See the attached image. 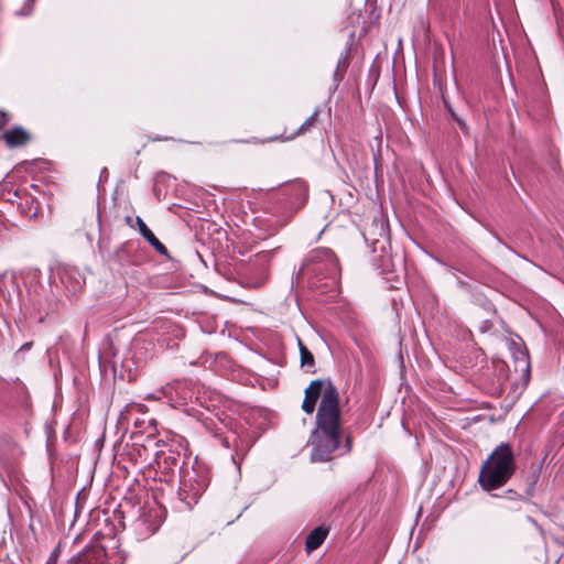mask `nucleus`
<instances>
[{
  "instance_id": "obj_8",
  "label": "nucleus",
  "mask_w": 564,
  "mask_h": 564,
  "mask_svg": "<svg viewBox=\"0 0 564 564\" xmlns=\"http://www.w3.org/2000/svg\"><path fill=\"white\" fill-rule=\"evenodd\" d=\"M324 382L321 379L313 380L311 384L305 389V398L302 403V410L306 414H312L315 410L318 398L325 392L323 391Z\"/></svg>"
},
{
  "instance_id": "obj_9",
  "label": "nucleus",
  "mask_w": 564,
  "mask_h": 564,
  "mask_svg": "<svg viewBox=\"0 0 564 564\" xmlns=\"http://www.w3.org/2000/svg\"><path fill=\"white\" fill-rule=\"evenodd\" d=\"M140 235L161 254L169 257L167 248L154 236L141 217L135 218Z\"/></svg>"
},
{
  "instance_id": "obj_27",
  "label": "nucleus",
  "mask_w": 564,
  "mask_h": 564,
  "mask_svg": "<svg viewBox=\"0 0 564 564\" xmlns=\"http://www.w3.org/2000/svg\"><path fill=\"white\" fill-rule=\"evenodd\" d=\"M31 345H32L31 343H26V344H24V345L22 346V349L30 348V347H31Z\"/></svg>"
},
{
  "instance_id": "obj_16",
  "label": "nucleus",
  "mask_w": 564,
  "mask_h": 564,
  "mask_svg": "<svg viewBox=\"0 0 564 564\" xmlns=\"http://www.w3.org/2000/svg\"><path fill=\"white\" fill-rule=\"evenodd\" d=\"M318 113L319 110L315 109L314 112L299 127L297 134H303L311 131L317 121Z\"/></svg>"
},
{
  "instance_id": "obj_11",
  "label": "nucleus",
  "mask_w": 564,
  "mask_h": 564,
  "mask_svg": "<svg viewBox=\"0 0 564 564\" xmlns=\"http://www.w3.org/2000/svg\"><path fill=\"white\" fill-rule=\"evenodd\" d=\"M366 240H371L373 243H378L380 238H387L388 231L386 229V224L383 219H377L375 218L372 220V224L369 228H367L366 232L364 234Z\"/></svg>"
},
{
  "instance_id": "obj_24",
  "label": "nucleus",
  "mask_w": 564,
  "mask_h": 564,
  "mask_svg": "<svg viewBox=\"0 0 564 564\" xmlns=\"http://www.w3.org/2000/svg\"><path fill=\"white\" fill-rule=\"evenodd\" d=\"M350 449H351V438H350V436H347L346 442H345V453H349Z\"/></svg>"
},
{
  "instance_id": "obj_5",
  "label": "nucleus",
  "mask_w": 564,
  "mask_h": 564,
  "mask_svg": "<svg viewBox=\"0 0 564 564\" xmlns=\"http://www.w3.org/2000/svg\"><path fill=\"white\" fill-rule=\"evenodd\" d=\"M182 457L177 451L172 448L162 449L156 453L155 456V465H156V474L158 479L162 482L169 484L173 480L175 476V470L181 468Z\"/></svg>"
},
{
  "instance_id": "obj_23",
  "label": "nucleus",
  "mask_w": 564,
  "mask_h": 564,
  "mask_svg": "<svg viewBox=\"0 0 564 564\" xmlns=\"http://www.w3.org/2000/svg\"><path fill=\"white\" fill-rule=\"evenodd\" d=\"M448 110H449L452 117L458 122V124L462 128H464L465 127V122L459 117H457L451 108H448Z\"/></svg>"
},
{
  "instance_id": "obj_1",
  "label": "nucleus",
  "mask_w": 564,
  "mask_h": 564,
  "mask_svg": "<svg viewBox=\"0 0 564 564\" xmlns=\"http://www.w3.org/2000/svg\"><path fill=\"white\" fill-rule=\"evenodd\" d=\"M312 446L311 460L323 463L332 459V455L340 444V410L339 395L336 387L328 383L316 413V425L310 437Z\"/></svg>"
},
{
  "instance_id": "obj_18",
  "label": "nucleus",
  "mask_w": 564,
  "mask_h": 564,
  "mask_svg": "<svg viewBox=\"0 0 564 564\" xmlns=\"http://www.w3.org/2000/svg\"><path fill=\"white\" fill-rule=\"evenodd\" d=\"M123 562L124 558L119 552L113 553L110 556L107 554L106 564H123Z\"/></svg>"
},
{
  "instance_id": "obj_20",
  "label": "nucleus",
  "mask_w": 564,
  "mask_h": 564,
  "mask_svg": "<svg viewBox=\"0 0 564 564\" xmlns=\"http://www.w3.org/2000/svg\"><path fill=\"white\" fill-rule=\"evenodd\" d=\"M33 310L37 311V313L40 315L39 316V322H43L47 313L45 312L44 314H42L41 303L40 302L36 303V304L33 303Z\"/></svg>"
},
{
  "instance_id": "obj_7",
  "label": "nucleus",
  "mask_w": 564,
  "mask_h": 564,
  "mask_svg": "<svg viewBox=\"0 0 564 564\" xmlns=\"http://www.w3.org/2000/svg\"><path fill=\"white\" fill-rule=\"evenodd\" d=\"M107 552L101 546L87 549L63 564H106Z\"/></svg>"
},
{
  "instance_id": "obj_15",
  "label": "nucleus",
  "mask_w": 564,
  "mask_h": 564,
  "mask_svg": "<svg viewBox=\"0 0 564 564\" xmlns=\"http://www.w3.org/2000/svg\"><path fill=\"white\" fill-rule=\"evenodd\" d=\"M348 56H349V48H346L344 54L339 57L337 62V67L334 73V79L335 80H341L344 77V73L348 66Z\"/></svg>"
},
{
  "instance_id": "obj_2",
  "label": "nucleus",
  "mask_w": 564,
  "mask_h": 564,
  "mask_svg": "<svg viewBox=\"0 0 564 564\" xmlns=\"http://www.w3.org/2000/svg\"><path fill=\"white\" fill-rule=\"evenodd\" d=\"M517 460L509 443L499 444L484 462L478 482L485 491L503 487L514 475Z\"/></svg>"
},
{
  "instance_id": "obj_26",
  "label": "nucleus",
  "mask_w": 564,
  "mask_h": 564,
  "mask_svg": "<svg viewBox=\"0 0 564 564\" xmlns=\"http://www.w3.org/2000/svg\"><path fill=\"white\" fill-rule=\"evenodd\" d=\"M507 495L509 496L510 499H514V497L517 496V492L510 489L507 491Z\"/></svg>"
},
{
  "instance_id": "obj_30",
  "label": "nucleus",
  "mask_w": 564,
  "mask_h": 564,
  "mask_svg": "<svg viewBox=\"0 0 564 564\" xmlns=\"http://www.w3.org/2000/svg\"><path fill=\"white\" fill-rule=\"evenodd\" d=\"M105 173H107V169L102 170L101 175H105Z\"/></svg>"
},
{
  "instance_id": "obj_17",
  "label": "nucleus",
  "mask_w": 564,
  "mask_h": 564,
  "mask_svg": "<svg viewBox=\"0 0 564 564\" xmlns=\"http://www.w3.org/2000/svg\"><path fill=\"white\" fill-rule=\"evenodd\" d=\"M181 381H176V382H173V383H169L166 384L164 388H163V393L169 397V398H173V390L175 391V394L176 395H181L180 391H178V387L181 386Z\"/></svg>"
},
{
  "instance_id": "obj_12",
  "label": "nucleus",
  "mask_w": 564,
  "mask_h": 564,
  "mask_svg": "<svg viewBox=\"0 0 564 564\" xmlns=\"http://www.w3.org/2000/svg\"><path fill=\"white\" fill-rule=\"evenodd\" d=\"M328 534V529L324 527L315 528L306 538L305 547L307 552L315 551L325 541Z\"/></svg>"
},
{
  "instance_id": "obj_10",
  "label": "nucleus",
  "mask_w": 564,
  "mask_h": 564,
  "mask_svg": "<svg viewBox=\"0 0 564 564\" xmlns=\"http://www.w3.org/2000/svg\"><path fill=\"white\" fill-rule=\"evenodd\" d=\"M285 194L294 204H303L307 196V186L303 181H294L288 185Z\"/></svg>"
},
{
  "instance_id": "obj_3",
  "label": "nucleus",
  "mask_w": 564,
  "mask_h": 564,
  "mask_svg": "<svg viewBox=\"0 0 564 564\" xmlns=\"http://www.w3.org/2000/svg\"><path fill=\"white\" fill-rule=\"evenodd\" d=\"M180 481V499L191 509L209 485L208 471L203 465L193 466L191 469L183 470Z\"/></svg>"
},
{
  "instance_id": "obj_4",
  "label": "nucleus",
  "mask_w": 564,
  "mask_h": 564,
  "mask_svg": "<svg viewBox=\"0 0 564 564\" xmlns=\"http://www.w3.org/2000/svg\"><path fill=\"white\" fill-rule=\"evenodd\" d=\"M301 272H311L317 276L334 279L339 272L338 259L328 248L314 249L308 253Z\"/></svg>"
},
{
  "instance_id": "obj_25",
  "label": "nucleus",
  "mask_w": 564,
  "mask_h": 564,
  "mask_svg": "<svg viewBox=\"0 0 564 564\" xmlns=\"http://www.w3.org/2000/svg\"><path fill=\"white\" fill-rule=\"evenodd\" d=\"M536 480H538V475H536V474H533V476H532V481H531V484L529 485L528 490H527V494H528V495H531V489H532L533 485L536 482Z\"/></svg>"
},
{
  "instance_id": "obj_22",
  "label": "nucleus",
  "mask_w": 564,
  "mask_h": 564,
  "mask_svg": "<svg viewBox=\"0 0 564 564\" xmlns=\"http://www.w3.org/2000/svg\"><path fill=\"white\" fill-rule=\"evenodd\" d=\"M271 257L270 252L258 253L257 258L261 261H268Z\"/></svg>"
},
{
  "instance_id": "obj_19",
  "label": "nucleus",
  "mask_w": 564,
  "mask_h": 564,
  "mask_svg": "<svg viewBox=\"0 0 564 564\" xmlns=\"http://www.w3.org/2000/svg\"><path fill=\"white\" fill-rule=\"evenodd\" d=\"M34 1L35 0H25L24 7L21 10L17 11V14H19V15L30 14L32 11V6H33Z\"/></svg>"
},
{
  "instance_id": "obj_6",
  "label": "nucleus",
  "mask_w": 564,
  "mask_h": 564,
  "mask_svg": "<svg viewBox=\"0 0 564 564\" xmlns=\"http://www.w3.org/2000/svg\"><path fill=\"white\" fill-rule=\"evenodd\" d=\"M59 281L67 297L76 296L85 284V278L75 268H66L59 273Z\"/></svg>"
},
{
  "instance_id": "obj_29",
  "label": "nucleus",
  "mask_w": 564,
  "mask_h": 564,
  "mask_svg": "<svg viewBox=\"0 0 564 564\" xmlns=\"http://www.w3.org/2000/svg\"><path fill=\"white\" fill-rule=\"evenodd\" d=\"M46 564H55V561L53 560V557H51V558L46 562Z\"/></svg>"
},
{
  "instance_id": "obj_13",
  "label": "nucleus",
  "mask_w": 564,
  "mask_h": 564,
  "mask_svg": "<svg viewBox=\"0 0 564 564\" xmlns=\"http://www.w3.org/2000/svg\"><path fill=\"white\" fill-rule=\"evenodd\" d=\"M4 140L9 147H19L29 140V135L24 129L17 127L4 133Z\"/></svg>"
},
{
  "instance_id": "obj_14",
  "label": "nucleus",
  "mask_w": 564,
  "mask_h": 564,
  "mask_svg": "<svg viewBox=\"0 0 564 564\" xmlns=\"http://www.w3.org/2000/svg\"><path fill=\"white\" fill-rule=\"evenodd\" d=\"M299 350H300V359H301V366L303 368H306L310 372H315V359L313 354L310 351V349L302 343V340L299 338Z\"/></svg>"
},
{
  "instance_id": "obj_21",
  "label": "nucleus",
  "mask_w": 564,
  "mask_h": 564,
  "mask_svg": "<svg viewBox=\"0 0 564 564\" xmlns=\"http://www.w3.org/2000/svg\"><path fill=\"white\" fill-rule=\"evenodd\" d=\"M9 121V116L3 112V111H0V128H2L3 126H6Z\"/></svg>"
},
{
  "instance_id": "obj_28",
  "label": "nucleus",
  "mask_w": 564,
  "mask_h": 564,
  "mask_svg": "<svg viewBox=\"0 0 564 564\" xmlns=\"http://www.w3.org/2000/svg\"><path fill=\"white\" fill-rule=\"evenodd\" d=\"M145 523L144 519H139L138 524L143 525Z\"/></svg>"
}]
</instances>
